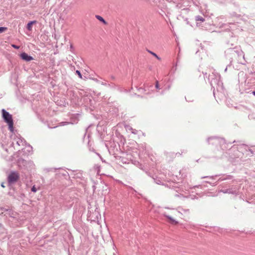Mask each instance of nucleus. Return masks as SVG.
I'll return each mask as SVG.
<instances>
[{"label":"nucleus","mask_w":255,"mask_h":255,"mask_svg":"<svg viewBox=\"0 0 255 255\" xmlns=\"http://www.w3.org/2000/svg\"><path fill=\"white\" fill-rule=\"evenodd\" d=\"M226 56L229 60V64L227 66L226 68L225 69V72H227L228 67L230 66L232 64L233 62V59L234 57L236 55H238L239 57H242L243 58H244V54L243 52L241 50L237 51L234 50L233 48H229L225 51Z\"/></svg>","instance_id":"1"},{"label":"nucleus","mask_w":255,"mask_h":255,"mask_svg":"<svg viewBox=\"0 0 255 255\" xmlns=\"http://www.w3.org/2000/svg\"><path fill=\"white\" fill-rule=\"evenodd\" d=\"M209 144H212L216 146L219 145L221 148L224 150L228 147V144L226 143L225 140L223 138L219 137H210L208 139Z\"/></svg>","instance_id":"2"},{"label":"nucleus","mask_w":255,"mask_h":255,"mask_svg":"<svg viewBox=\"0 0 255 255\" xmlns=\"http://www.w3.org/2000/svg\"><path fill=\"white\" fill-rule=\"evenodd\" d=\"M2 117L4 122L6 123L8 126V128L10 131H13V122L12 116L4 109L1 110Z\"/></svg>","instance_id":"3"},{"label":"nucleus","mask_w":255,"mask_h":255,"mask_svg":"<svg viewBox=\"0 0 255 255\" xmlns=\"http://www.w3.org/2000/svg\"><path fill=\"white\" fill-rule=\"evenodd\" d=\"M220 75L218 73H216L214 75H209V80L210 81L211 86L215 90V86L217 85L218 87H222L223 83L220 81Z\"/></svg>","instance_id":"4"},{"label":"nucleus","mask_w":255,"mask_h":255,"mask_svg":"<svg viewBox=\"0 0 255 255\" xmlns=\"http://www.w3.org/2000/svg\"><path fill=\"white\" fill-rule=\"evenodd\" d=\"M19 178V175L16 171H11L7 177V182L8 184L11 185L15 183Z\"/></svg>","instance_id":"5"},{"label":"nucleus","mask_w":255,"mask_h":255,"mask_svg":"<svg viewBox=\"0 0 255 255\" xmlns=\"http://www.w3.org/2000/svg\"><path fill=\"white\" fill-rule=\"evenodd\" d=\"M239 188L238 186H232L231 188L227 189H222L220 192L223 193H228L237 195L238 194Z\"/></svg>","instance_id":"6"},{"label":"nucleus","mask_w":255,"mask_h":255,"mask_svg":"<svg viewBox=\"0 0 255 255\" xmlns=\"http://www.w3.org/2000/svg\"><path fill=\"white\" fill-rule=\"evenodd\" d=\"M174 190L177 192H179L180 195H182L183 197H186V196L184 195L183 193V192H184V190L185 191H187L188 190V189L190 188L189 187H187V188L185 187V188L183 189V188H180L177 186H174Z\"/></svg>","instance_id":"7"},{"label":"nucleus","mask_w":255,"mask_h":255,"mask_svg":"<svg viewBox=\"0 0 255 255\" xmlns=\"http://www.w3.org/2000/svg\"><path fill=\"white\" fill-rule=\"evenodd\" d=\"M14 140L16 141V144L18 146H23L25 144V141L21 137L16 136Z\"/></svg>","instance_id":"8"},{"label":"nucleus","mask_w":255,"mask_h":255,"mask_svg":"<svg viewBox=\"0 0 255 255\" xmlns=\"http://www.w3.org/2000/svg\"><path fill=\"white\" fill-rule=\"evenodd\" d=\"M20 57L25 61H30L33 59V57L32 56L28 55L25 52L21 53Z\"/></svg>","instance_id":"9"},{"label":"nucleus","mask_w":255,"mask_h":255,"mask_svg":"<svg viewBox=\"0 0 255 255\" xmlns=\"http://www.w3.org/2000/svg\"><path fill=\"white\" fill-rule=\"evenodd\" d=\"M233 178V176L231 175H224L222 177L219 178L218 181H223L226 180H230Z\"/></svg>","instance_id":"10"},{"label":"nucleus","mask_w":255,"mask_h":255,"mask_svg":"<svg viewBox=\"0 0 255 255\" xmlns=\"http://www.w3.org/2000/svg\"><path fill=\"white\" fill-rule=\"evenodd\" d=\"M36 23V20L31 21L27 23V26H26L27 29L29 31H31V30H32V25L33 24H34V23Z\"/></svg>","instance_id":"11"},{"label":"nucleus","mask_w":255,"mask_h":255,"mask_svg":"<svg viewBox=\"0 0 255 255\" xmlns=\"http://www.w3.org/2000/svg\"><path fill=\"white\" fill-rule=\"evenodd\" d=\"M126 129L128 130H130L131 131V133H133L134 134H137V131L135 129H133L131 127H130V126H126Z\"/></svg>","instance_id":"12"},{"label":"nucleus","mask_w":255,"mask_h":255,"mask_svg":"<svg viewBox=\"0 0 255 255\" xmlns=\"http://www.w3.org/2000/svg\"><path fill=\"white\" fill-rule=\"evenodd\" d=\"M94 81H96L97 83H99L101 84L102 85L110 86V85L108 84L106 81H101L100 80H98L97 79H94Z\"/></svg>","instance_id":"13"},{"label":"nucleus","mask_w":255,"mask_h":255,"mask_svg":"<svg viewBox=\"0 0 255 255\" xmlns=\"http://www.w3.org/2000/svg\"><path fill=\"white\" fill-rule=\"evenodd\" d=\"M96 17L97 19H98L99 21L102 22L103 23H104V24L107 23L105 20L102 16H100L99 15H96Z\"/></svg>","instance_id":"14"},{"label":"nucleus","mask_w":255,"mask_h":255,"mask_svg":"<svg viewBox=\"0 0 255 255\" xmlns=\"http://www.w3.org/2000/svg\"><path fill=\"white\" fill-rule=\"evenodd\" d=\"M164 216L170 220L172 223L176 224L177 223L171 216L166 215L165 213L164 214Z\"/></svg>","instance_id":"15"},{"label":"nucleus","mask_w":255,"mask_h":255,"mask_svg":"<svg viewBox=\"0 0 255 255\" xmlns=\"http://www.w3.org/2000/svg\"><path fill=\"white\" fill-rule=\"evenodd\" d=\"M148 52L152 54L153 56H154L155 57H156L158 60H160L161 58L155 53L153 52L152 51L147 50Z\"/></svg>","instance_id":"16"},{"label":"nucleus","mask_w":255,"mask_h":255,"mask_svg":"<svg viewBox=\"0 0 255 255\" xmlns=\"http://www.w3.org/2000/svg\"><path fill=\"white\" fill-rule=\"evenodd\" d=\"M195 19L196 21H201V22H203L204 21V18L200 15L196 16Z\"/></svg>","instance_id":"17"},{"label":"nucleus","mask_w":255,"mask_h":255,"mask_svg":"<svg viewBox=\"0 0 255 255\" xmlns=\"http://www.w3.org/2000/svg\"><path fill=\"white\" fill-rule=\"evenodd\" d=\"M218 175H216L215 176H203V177H202L201 178H210V179H214L215 178V177H217Z\"/></svg>","instance_id":"18"},{"label":"nucleus","mask_w":255,"mask_h":255,"mask_svg":"<svg viewBox=\"0 0 255 255\" xmlns=\"http://www.w3.org/2000/svg\"><path fill=\"white\" fill-rule=\"evenodd\" d=\"M179 213L182 214L183 213L189 212V210H185L183 209H179V211H178Z\"/></svg>","instance_id":"19"},{"label":"nucleus","mask_w":255,"mask_h":255,"mask_svg":"<svg viewBox=\"0 0 255 255\" xmlns=\"http://www.w3.org/2000/svg\"><path fill=\"white\" fill-rule=\"evenodd\" d=\"M7 28L5 27H0V33L4 32L6 30Z\"/></svg>","instance_id":"20"},{"label":"nucleus","mask_w":255,"mask_h":255,"mask_svg":"<svg viewBox=\"0 0 255 255\" xmlns=\"http://www.w3.org/2000/svg\"><path fill=\"white\" fill-rule=\"evenodd\" d=\"M76 74H77V75H78V76L81 79L82 78V74L80 71L76 70Z\"/></svg>","instance_id":"21"},{"label":"nucleus","mask_w":255,"mask_h":255,"mask_svg":"<svg viewBox=\"0 0 255 255\" xmlns=\"http://www.w3.org/2000/svg\"><path fill=\"white\" fill-rule=\"evenodd\" d=\"M18 163H19V164H20V163H25L26 162V161H25V160H23V159H18Z\"/></svg>","instance_id":"22"},{"label":"nucleus","mask_w":255,"mask_h":255,"mask_svg":"<svg viewBox=\"0 0 255 255\" xmlns=\"http://www.w3.org/2000/svg\"><path fill=\"white\" fill-rule=\"evenodd\" d=\"M31 191L33 192H36V191H37V189L35 187V186H33L32 188H31Z\"/></svg>","instance_id":"23"},{"label":"nucleus","mask_w":255,"mask_h":255,"mask_svg":"<svg viewBox=\"0 0 255 255\" xmlns=\"http://www.w3.org/2000/svg\"><path fill=\"white\" fill-rule=\"evenodd\" d=\"M155 88L157 89H159V86L158 82L157 81H156V82Z\"/></svg>","instance_id":"24"},{"label":"nucleus","mask_w":255,"mask_h":255,"mask_svg":"<svg viewBox=\"0 0 255 255\" xmlns=\"http://www.w3.org/2000/svg\"><path fill=\"white\" fill-rule=\"evenodd\" d=\"M12 46L13 47H14V48H15V49H18L19 48V46H18L17 45H14V44L12 45Z\"/></svg>","instance_id":"25"},{"label":"nucleus","mask_w":255,"mask_h":255,"mask_svg":"<svg viewBox=\"0 0 255 255\" xmlns=\"http://www.w3.org/2000/svg\"><path fill=\"white\" fill-rule=\"evenodd\" d=\"M185 99H186V101H187V102H192V101H193V100H188L187 99L186 97H185Z\"/></svg>","instance_id":"26"},{"label":"nucleus","mask_w":255,"mask_h":255,"mask_svg":"<svg viewBox=\"0 0 255 255\" xmlns=\"http://www.w3.org/2000/svg\"><path fill=\"white\" fill-rule=\"evenodd\" d=\"M217 184V182H216V183H215L212 184V186H216Z\"/></svg>","instance_id":"27"},{"label":"nucleus","mask_w":255,"mask_h":255,"mask_svg":"<svg viewBox=\"0 0 255 255\" xmlns=\"http://www.w3.org/2000/svg\"><path fill=\"white\" fill-rule=\"evenodd\" d=\"M1 187H2L3 188L5 187L4 185V183H1Z\"/></svg>","instance_id":"28"},{"label":"nucleus","mask_w":255,"mask_h":255,"mask_svg":"<svg viewBox=\"0 0 255 255\" xmlns=\"http://www.w3.org/2000/svg\"><path fill=\"white\" fill-rule=\"evenodd\" d=\"M253 94L254 96H255V90L253 92Z\"/></svg>","instance_id":"29"},{"label":"nucleus","mask_w":255,"mask_h":255,"mask_svg":"<svg viewBox=\"0 0 255 255\" xmlns=\"http://www.w3.org/2000/svg\"><path fill=\"white\" fill-rule=\"evenodd\" d=\"M236 148V147H234V146H232V148L233 149H235Z\"/></svg>","instance_id":"30"},{"label":"nucleus","mask_w":255,"mask_h":255,"mask_svg":"<svg viewBox=\"0 0 255 255\" xmlns=\"http://www.w3.org/2000/svg\"><path fill=\"white\" fill-rule=\"evenodd\" d=\"M28 147H29V148H30L31 149H32V147H31V146H30V145H29V146H28Z\"/></svg>","instance_id":"31"},{"label":"nucleus","mask_w":255,"mask_h":255,"mask_svg":"<svg viewBox=\"0 0 255 255\" xmlns=\"http://www.w3.org/2000/svg\"><path fill=\"white\" fill-rule=\"evenodd\" d=\"M200 186H201L200 185H198V186H195V187H199Z\"/></svg>","instance_id":"32"},{"label":"nucleus","mask_w":255,"mask_h":255,"mask_svg":"<svg viewBox=\"0 0 255 255\" xmlns=\"http://www.w3.org/2000/svg\"><path fill=\"white\" fill-rule=\"evenodd\" d=\"M63 175L65 176L66 175V174L65 173H62Z\"/></svg>","instance_id":"33"},{"label":"nucleus","mask_w":255,"mask_h":255,"mask_svg":"<svg viewBox=\"0 0 255 255\" xmlns=\"http://www.w3.org/2000/svg\"><path fill=\"white\" fill-rule=\"evenodd\" d=\"M156 183H157L158 184H160L159 181H158V182L156 181Z\"/></svg>","instance_id":"34"},{"label":"nucleus","mask_w":255,"mask_h":255,"mask_svg":"<svg viewBox=\"0 0 255 255\" xmlns=\"http://www.w3.org/2000/svg\"><path fill=\"white\" fill-rule=\"evenodd\" d=\"M156 183H157L158 184H160L159 181H158V182L156 181Z\"/></svg>","instance_id":"35"},{"label":"nucleus","mask_w":255,"mask_h":255,"mask_svg":"<svg viewBox=\"0 0 255 255\" xmlns=\"http://www.w3.org/2000/svg\"><path fill=\"white\" fill-rule=\"evenodd\" d=\"M206 183H210V184H212L211 183L208 182V181H206Z\"/></svg>","instance_id":"36"},{"label":"nucleus","mask_w":255,"mask_h":255,"mask_svg":"<svg viewBox=\"0 0 255 255\" xmlns=\"http://www.w3.org/2000/svg\"><path fill=\"white\" fill-rule=\"evenodd\" d=\"M175 196H178V197H179V195H178V194H176Z\"/></svg>","instance_id":"37"},{"label":"nucleus","mask_w":255,"mask_h":255,"mask_svg":"<svg viewBox=\"0 0 255 255\" xmlns=\"http://www.w3.org/2000/svg\"><path fill=\"white\" fill-rule=\"evenodd\" d=\"M59 169L60 170H63V169H62V168H59Z\"/></svg>","instance_id":"38"},{"label":"nucleus","mask_w":255,"mask_h":255,"mask_svg":"<svg viewBox=\"0 0 255 255\" xmlns=\"http://www.w3.org/2000/svg\"><path fill=\"white\" fill-rule=\"evenodd\" d=\"M97 213L98 215H100V214H99V213L98 211H97Z\"/></svg>","instance_id":"39"},{"label":"nucleus","mask_w":255,"mask_h":255,"mask_svg":"<svg viewBox=\"0 0 255 255\" xmlns=\"http://www.w3.org/2000/svg\"><path fill=\"white\" fill-rule=\"evenodd\" d=\"M114 255H116L115 254H114Z\"/></svg>","instance_id":"40"}]
</instances>
